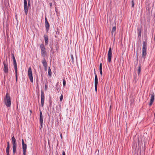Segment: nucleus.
Instances as JSON below:
<instances>
[{
	"mask_svg": "<svg viewBox=\"0 0 155 155\" xmlns=\"http://www.w3.org/2000/svg\"><path fill=\"white\" fill-rule=\"evenodd\" d=\"M12 58L13 59V60H15V56H14V54H12Z\"/></svg>",
	"mask_w": 155,
	"mask_h": 155,
	"instance_id": "25",
	"label": "nucleus"
},
{
	"mask_svg": "<svg viewBox=\"0 0 155 155\" xmlns=\"http://www.w3.org/2000/svg\"><path fill=\"white\" fill-rule=\"evenodd\" d=\"M154 94L153 93L151 95L150 97V101L149 103V106H151L152 105L154 100Z\"/></svg>",
	"mask_w": 155,
	"mask_h": 155,
	"instance_id": "12",
	"label": "nucleus"
},
{
	"mask_svg": "<svg viewBox=\"0 0 155 155\" xmlns=\"http://www.w3.org/2000/svg\"><path fill=\"white\" fill-rule=\"evenodd\" d=\"M12 148L13 155L16 152V149L17 147V143L15 137L13 136L12 138Z\"/></svg>",
	"mask_w": 155,
	"mask_h": 155,
	"instance_id": "3",
	"label": "nucleus"
},
{
	"mask_svg": "<svg viewBox=\"0 0 155 155\" xmlns=\"http://www.w3.org/2000/svg\"><path fill=\"white\" fill-rule=\"evenodd\" d=\"M112 58V49L111 47H110L108 53L107 60L109 62H111Z\"/></svg>",
	"mask_w": 155,
	"mask_h": 155,
	"instance_id": "7",
	"label": "nucleus"
},
{
	"mask_svg": "<svg viewBox=\"0 0 155 155\" xmlns=\"http://www.w3.org/2000/svg\"><path fill=\"white\" fill-rule=\"evenodd\" d=\"M50 4V7L51 8L52 7V2H51L49 3Z\"/></svg>",
	"mask_w": 155,
	"mask_h": 155,
	"instance_id": "34",
	"label": "nucleus"
},
{
	"mask_svg": "<svg viewBox=\"0 0 155 155\" xmlns=\"http://www.w3.org/2000/svg\"><path fill=\"white\" fill-rule=\"evenodd\" d=\"M133 0H132L131 2L132 7H134V3Z\"/></svg>",
	"mask_w": 155,
	"mask_h": 155,
	"instance_id": "29",
	"label": "nucleus"
},
{
	"mask_svg": "<svg viewBox=\"0 0 155 155\" xmlns=\"http://www.w3.org/2000/svg\"><path fill=\"white\" fill-rule=\"evenodd\" d=\"M141 67V64H139L138 68L137 69V73L139 76L140 74Z\"/></svg>",
	"mask_w": 155,
	"mask_h": 155,
	"instance_id": "19",
	"label": "nucleus"
},
{
	"mask_svg": "<svg viewBox=\"0 0 155 155\" xmlns=\"http://www.w3.org/2000/svg\"><path fill=\"white\" fill-rule=\"evenodd\" d=\"M63 95L62 94L60 97V100L61 101L63 99Z\"/></svg>",
	"mask_w": 155,
	"mask_h": 155,
	"instance_id": "28",
	"label": "nucleus"
},
{
	"mask_svg": "<svg viewBox=\"0 0 155 155\" xmlns=\"http://www.w3.org/2000/svg\"><path fill=\"white\" fill-rule=\"evenodd\" d=\"M45 43L46 45H47L48 42V36L47 35H45L44 36Z\"/></svg>",
	"mask_w": 155,
	"mask_h": 155,
	"instance_id": "15",
	"label": "nucleus"
},
{
	"mask_svg": "<svg viewBox=\"0 0 155 155\" xmlns=\"http://www.w3.org/2000/svg\"><path fill=\"white\" fill-rule=\"evenodd\" d=\"M24 9L26 15H27L28 12V5L27 0H24Z\"/></svg>",
	"mask_w": 155,
	"mask_h": 155,
	"instance_id": "8",
	"label": "nucleus"
},
{
	"mask_svg": "<svg viewBox=\"0 0 155 155\" xmlns=\"http://www.w3.org/2000/svg\"><path fill=\"white\" fill-rule=\"evenodd\" d=\"M48 75L49 76H51V71L50 67L48 69Z\"/></svg>",
	"mask_w": 155,
	"mask_h": 155,
	"instance_id": "21",
	"label": "nucleus"
},
{
	"mask_svg": "<svg viewBox=\"0 0 155 155\" xmlns=\"http://www.w3.org/2000/svg\"><path fill=\"white\" fill-rule=\"evenodd\" d=\"M137 59H138V56H137Z\"/></svg>",
	"mask_w": 155,
	"mask_h": 155,
	"instance_id": "42",
	"label": "nucleus"
},
{
	"mask_svg": "<svg viewBox=\"0 0 155 155\" xmlns=\"http://www.w3.org/2000/svg\"><path fill=\"white\" fill-rule=\"evenodd\" d=\"M45 27L46 28V31L48 32L49 29V27L50 25L48 21L47 20V19L46 17L45 19Z\"/></svg>",
	"mask_w": 155,
	"mask_h": 155,
	"instance_id": "11",
	"label": "nucleus"
},
{
	"mask_svg": "<svg viewBox=\"0 0 155 155\" xmlns=\"http://www.w3.org/2000/svg\"><path fill=\"white\" fill-rule=\"evenodd\" d=\"M40 126L41 127V128L42 126L43 123V115L42 114V112L41 110H40Z\"/></svg>",
	"mask_w": 155,
	"mask_h": 155,
	"instance_id": "13",
	"label": "nucleus"
},
{
	"mask_svg": "<svg viewBox=\"0 0 155 155\" xmlns=\"http://www.w3.org/2000/svg\"><path fill=\"white\" fill-rule=\"evenodd\" d=\"M30 112H31V113H32V110H30Z\"/></svg>",
	"mask_w": 155,
	"mask_h": 155,
	"instance_id": "40",
	"label": "nucleus"
},
{
	"mask_svg": "<svg viewBox=\"0 0 155 155\" xmlns=\"http://www.w3.org/2000/svg\"><path fill=\"white\" fill-rule=\"evenodd\" d=\"M100 72L101 75V76H102V70H99Z\"/></svg>",
	"mask_w": 155,
	"mask_h": 155,
	"instance_id": "32",
	"label": "nucleus"
},
{
	"mask_svg": "<svg viewBox=\"0 0 155 155\" xmlns=\"http://www.w3.org/2000/svg\"><path fill=\"white\" fill-rule=\"evenodd\" d=\"M42 63L44 67L46 68L47 67V63L45 58H44L43 60L42 61Z\"/></svg>",
	"mask_w": 155,
	"mask_h": 155,
	"instance_id": "16",
	"label": "nucleus"
},
{
	"mask_svg": "<svg viewBox=\"0 0 155 155\" xmlns=\"http://www.w3.org/2000/svg\"><path fill=\"white\" fill-rule=\"evenodd\" d=\"M28 74L29 78L31 82H33V79L31 69V67L29 68L28 70Z\"/></svg>",
	"mask_w": 155,
	"mask_h": 155,
	"instance_id": "6",
	"label": "nucleus"
},
{
	"mask_svg": "<svg viewBox=\"0 0 155 155\" xmlns=\"http://www.w3.org/2000/svg\"><path fill=\"white\" fill-rule=\"evenodd\" d=\"M11 98L10 95L8 93L6 94L5 97L4 98V101L5 105L8 107H9L11 105Z\"/></svg>",
	"mask_w": 155,
	"mask_h": 155,
	"instance_id": "1",
	"label": "nucleus"
},
{
	"mask_svg": "<svg viewBox=\"0 0 155 155\" xmlns=\"http://www.w3.org/2000/svg\"><path fill=\"white\" fill-rule=\"evenodd\" d=\"M28 6L29 7L31 6V1L30 0H28Z\"/></svg>",
	"mask_w": 155,
	"mask_h": 155,
	"instance_id": "26",
	"label": "nucleus"
},
{
	"mask_svg": "<svg viewBox=\"0 0 155 155\" xmlns=\"http://www.w3.org/2000/svg\"><path fill=\"white\" fill-rule=\"evenodd\" d=\"M102 70V64L101 63L99 66V70Z\"/></svg>",
	"mask_w": 155,
	"mask_h": 155,
	"instance_id": "27",
	"label": "nucleus"
},
{
	"mask_svg": "<svg viewBox=\"0 0 155 155\" xmlns=\"http://www.w3.org/2000/svg\"><path fill=\"white\" fill-rule=\"evenodd\" d=\"M147 43L146 41H143V48L142 57L143 58L144 60L146 58L147 55L146 49H147Z\"/></svg>",
	"mask_w": 155,
	"mask_h": 155,
	"instance_id": "2",
	"label": "nucleus"
},
{
	"mask_svg": "<svg viewBox=\"0 0 155 155\" xmlns=\"http://www.w3.org/2000/svg\"><path fill=\"white\" fill-rule=\"evenodd\" d=\"M154 117H155V113L154 114Z\"/></svg>",
	"mask_w": 155,
	"mask_h": 155,
	"instance_id": "43",
	"label": "nucleus"
},
{
	"mask_svg": "<svg viewBox=\"0 0 155 155\" xmlns=\"http://www.w3.org/2000/svg\"><path fill=\"white\" fill-rule=\"evenodd\" d=\"M71 59H70L71 61L73 63L74 62V58L73 55L72 54H71Z\"/></svg>",
	"mask_w": 155,
	"mask_h": 155,
	"instance_id": "22",
	"label": "nucleus"
},
{
	"mask_svg": "<svg viewBox=\"0 0 155 155\" xmlns=\"http://www.w3.org/2000/svg\"><path fill=\"white\" fill-rule=\"evenodd\" d=\"M62 155H65V153L64 151H63L62 152Z\"/></svg>",
	"mask_w": 155,
	"mask_h": 155,
	"instance_id": "35",
	"label": "nucleus"
},
{
	"mask_svg": "<svg viewBox=\"0 0 155 155\" xmlns=\"http://www.w3.org/2000/svg\"><path fill=\"white\" fill-rule=\"evenodd\" d=\"M138 36L139 37V36H141V31H138Z\"/></svg>",
	"mask_w": 155,
	"mask_h": 155,
	"instance_id": "30",
	"label": "nucleus"
},
{
	"mask_svg": "<svg viewBox=\"0 0 155 155\" xmlns=\"http://www.w3.org/2000/svg\"><path fill=\"white\" fill-rule=\"evenodd\" d=\"M50 104H51V102H50Z\"/></svg>",
	"mask_w": 155,
	"mask_h": 155,
	"instance_id": "44",
	"label": "nucleus"
},
{
	"mask_svg": "<svg viewBox=\"0 0 155 155\" xmlns=\"http://www.w3.org/2000/svg\"><path fill=\"white\" fill-rule=\"evenodd\" d=\"M45 90H46L48 88V85L47 84H45Z\"/></svg>",
	"mask_w": 155,
	"mask_h": 155,
	"instance_id": "31",
	"label": "nucleus"
},
{
	"mask_svg": "<svg viewBox=\"0 0 155 155\" xmlns=\"http://www.w3.org/2000/svg\"><path fill=\"white\" fill-rule=\"evenodd\" d=\"M63 86H65L66 85V81L65 80V78L63 79Z\"/></svg>",
	"mask_w": 155,
	"mask_h": 155,
	"instance_id": "24",
	"label": "nucleus"
},
{
	"mask_svg": "<svg viewBox=\"0 0 155 155\" xmlns=\"http://www.w3.org/2000/svg\"><path fill=\"white\" fill-rule=\"evenodd\" d=\"M3 64L4 65L3 70L6 74H7L8 73V66L7 63L6 64L5 62L4 61L3 62Z\"/></svg>",
	"mask_w": 155,
	"mask_h": 155,
	"instance_id": "10",
	"label": "nucleus"
},
{
	"mask_svg": "<svg viewBox=\"0 0 155 155\" xmlns=\"http://www.w3.org/2000/svg\"><path fill=\"white\" fill-rule=\"evenodd\" d=\"M45 100V95L43 92L41 91V103L42 107H43L44 106V102Z\"/></svg>",
	"mask_w": 155,
	"mask_h": 155,
	"instance_id": "9",
	"label": "nucleus"
},
{
	"mask_svg": "<svg viewBox=\"0 0 155 155\" xmlns=\"http://www.w3.org/2000/svg\"><path fill=\"white\" fill-rule=\"evenodd\" d=\"M51 1H52V2H54V3L55 5H56L55 2L54 0H51Z\"/></svg>",
	"mask_w": 155,
	"mask_h": 155,
	"instance_id": "36",
	"label": "nucleus"
},
{
	"mask_svg": "<svg viewBox=\"0 0 155 155\" xmlns=\"http://www.w3.org/2000/svg\"><path fill=\"white\" fill-rule=\"evenodd\" d=\"M13 65L15 71H17V66L16 60L13 61Z\"/></svg>",
	"mask_w": 155,
	"mask_h": 155,
	"instance_id": "17",
	"label": "nucleus"
},
{
	"mask_svg": "<svg viewBox=\"0 0 155 155\" xmlns=\"http://www.w3.org/2000/svg\"><path fill=\"white\" fill-rule=\"evenodd\" d=\"M40 47L41 49V55L44 57H45L46 55V53L45 46L43 44H41L40 45Z\"/></svg>",
	"mask_w": 155,
	"mask_h": 155,
	"instance_id": "4",
	"label": "nucleus"
},
{
	"mask_svg": "<svg viewBox=\"0 0 155 155\" xmlns=\"http://www.w3.org/2000/svg\"><path fill=\"white\" fill-rule=\"evenodd\" d=\"M51 47V50L52 51L53 50V48H52V47Z\"/></svg>",
	"mask_w": 155,
	"mask_h": 155,
	"instance_id": "37",
	"label": "nucleus"
},
{
	"mask_svg": "<svg viewBox=\"0 0 155 155\" xmlns=\"http://www.w3.org/2000/svg\"><path fill=\"white\" fill-rule=\"evenodd\" d=\"M61 138H62V136L61 134Z\"/></svg>",
	"mask_w": 155,
	"mask_h": 155,
	"instance_id": "41",
	"label": "nucleus"
},
{
	"mask_svg": "<svg viewBox=\"0 0 155 155\" xmlns=\"http://www.w3.org/2000/svg\"><path fill=\"white\" fill-rule=\"evenodd\" d=\"M94 74H95V79H94V86L95 91L96 92L97 91V87L98 84V78L97 75L95 72V69H94Z\"/></svg>",
	"mask_w": 155,
	"mask_h": 155,
	"instance_id": "5",
	"label": "nucleus"
},
{
	"mask_svg": "<svg viewBox=\"0 0 155 155\" xmlns=\"http://www.w3.org/2000/svg\"><path fill=\"white\" fill-rule=\"evenodd\" d=\"M9 149H10V144L9 142L8 141L7 142V146L6 148V153H9Z\"/></svg>",
	"mask_w": 155,
	"mask_h": 155,
	"instance_id": "18",
	"label": "nucleus"
},
{
	"mask_svg": "<svg viewBox=\"0 0 155 155\" xmlns=\"http://www.w3.org/2000/svg\"><path fill=\"white\" fill-rule=\"evenodd\" d=\"M44 68L45 69V70L46 71L47 70V67H46V68H45V67H44Z\"/></svg>",
	"mask_w": 155,
	"mask_h": 155,
	"instance_id": "38",
	"label": "nucleus"
},
{
	"mask_svg": "<svg viewBox=\"0 0 155 155\" xmlns=\"http://www.w3.org/2000/svg\"><path fill=\"white\" fill-rule=\"evenodd\" d=\"M22 144L23 150H26L27 145L25 143L23 139H22Z\"/></svg>",
	"mask_w": 155,
	"mask_h": 155,
	"instance_id": "14",
	"label": "nucleus"
},
{
	"mask_svg": "<svg viewBox=\"0 0 155 155\" xmlns=\"http://www.w3.org/2000/svg\"><path fill=\"white\" fill-rule=\"evenodd\" d=\"M15 79L16 82H17L18 81V75H17V71H15Z\"/></svg>",
	"mask_w": 155,
	"mask_h": 155,
	"instance_id": "23",
	"label": "nucleus"
},
{
	"mask_svg": "<svg viewBox=\"0 0 155 155\" xmlns=\"http://www.w3.org/2000/svg\"><path fill=\"white\" fill-rule=\"evenodd\" d=\"M23 155H26V150H23Z\"/></svg>",
	"mask_w": 155,
	"mask_h": 155,
	"instance_id": "33",
	"label": "nucleus"
},
{
	"mask_svg": "<svg viewBox=\"0 0 155 155\" xmlns=\"http://www.w3.org/2000/svg\"><path fill=\"white\" fill-rule=\"evenodd\" d=\"M7 153V155H10L9 153Z\"/></svg>",
	"mask_w": 155,
	"mask_h": 155,
	"instance_id": "39",
	"label": "nucleus"
},
{
	"mask_svg": "<svg viewBox=\"0 0 155 155\" xmlns=\"http://www.w3.org/2000/svg\"><path fill=\"white\" fill-rule=\"evenodd\" d=\"M116 26H114L113 27L111 31V33L112 35L113 34V33L116 31Z\"/></svg>",
	"mask_w": 155,
	"mask_h": 155,
	"instance_id": "20",
	"label": "nucleus"
}]
</instances>
